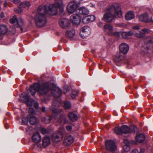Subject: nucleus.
<instances>
[{"label":"nucleus","mask_w":153,"mask_h":153,"mask_svg":"<svg viewBox=\"0 0 153 153\" xmlns=\"http://www.w3.org/2000/svg\"><path fill=\"white\" fill-rule=\"evenodd\" d=\"M5 127L7 129H8V128H9V127H8V126H5Z\"/></svg>","instance_id":"59"},{"label":"nucleus","mask_w":153,"mask_h":153,"mask_svg":"<svg viewBox=\"0 0 153 153\" xmlns=\"http://www.w3.org/2000/svg\"><path fill=\"white\" fill-rule=\"evenodd\" d=\"M121 60L120 58V56H116L114 59V61L115 62H119Z\"/></svg>","instance_id":"41"},{"label":"nucleus","mask_w":153,"mask_h":153,"mask_svg":"<svg viewBox=\"0 0 153 153\" xmlns=\"http://www.w3.org/2000/svg\"><path fill=\"white\" fill-rule=\"evenodd\" d=\"M136 143L135 142H134V143H133V144H135Z\"/></svg>","instance_id":"60"},{"label":"nucleus","mask_w":153,"mask_h":153,"mask_svg":"<svg viewBox=\"0 0 153 153\" xmlns=\"http://www.w3.org/2000/svg\"><path fill=\"white\" fill-rule=\"evenodd\" d=\"M27 119L26 118H23L22 119V124L26 125L27 124Z\"/></svg>","instance_id":"40"},{"label":"nucleus","mask_w":153,"mask_h":153,"mask_svg":"<svg viewBox=\"0 0 153 153\" xmlns=\"http://www.w3.org/2000/svg\"><path fill=\"white\" fill-rule=\"evenodd\" d=\"M15 11L16 12L19 13H21L22 12V9L20 7L15 9Z\"/></svg>","instance_id":"39"},{"label":"nucleus","mask_w":153,"mask_h":153,"mask_svg":"<svg viewBox=\"0 0 153 153\" xmlns=\"http://www.w3.org/2000/svg\"><path fill=\"white\" fill-rule=\"evenodd\" d=\"M82 22L84 24H87L89 22L87 16H85L82 19Z\"/></svg>","instance_id":"36"},{"label":"nucleus","mask_w":153,"mask_h":153,"mask_svg":"<svg viewBox=\"0 0 153 153\" xmlns=\"http://www.w3.org/2000/svg\"><path fill=\"white\" fill-rule=\"evenodd\" d=\"M71 104L70 102L66 101L64 102V107L65 109H69L71 108Z\"/></svg>","instance_id":"34"},{"label":"nucleus","mask_w":153,"mask_h":153,"mask_svg":"<svg viewBox=\"0 0 153 153\" xmlns=\"http://www.w3.org/2000/svg\"><path fill=\"white\" fill-rule=\"evenodd\" d=\"M145 139V136L142 134H138L136 136V140L138 143L142 142Z\"/></svg>","instance_id":"22"},{"label":"nucleus","mask_w":153,"mask_h":153,"mask_svg":"<svg viewBox=\"0 0 153 153\" xmlns=\"http://www.w3.org/2000/svg\"><path fill=\"white\" fill-rule=\"evenodd\" d=\"M29 112L30 113V112H31L32 113H33L35 112L33 108H30L29 110Z\"/></svg>","instance_id":"51"},{"label":"nucleus","mask_w":153,"mask_h":153,"mask_svg":"<svg viewBox=\"0 0 153 153\" xmlns=\"http://www.w3.org/2000/svg\"><path fill=\"white\" fill-rule=\"evenodd\" d=\"M42 112H46L47 110H46V108L45 107H43L42 108Z\"/></svg>","instance_id":"50"},{"label":"nucleus","mask_w":153,"mask_h":153,"mask_svg":"<svg viewBox=\"0 0 153 153\" xmlns=\"http://www.w3.org/2000/svg\"><path fill=\"white\" fill-rule=\"evenodd\" d=\"M8 31L7 27L4 25H0V34H5Z\"/></svg>","instance_id":"24"},{"label":"nucleus","mask_w":153,"mask_h":153,"mask_svg":"<svg viewBox=\"0 0 153 153\" xmlns=\"http://www.w3.org/2000/svg\"><path fill=\"white\" fill-rule=\"evenodd\" d=\"M131 153H139V152L137 149H135L132 150Z\"/></svg>","instance_id":"52"},{"label":"nucleus","mask_w":153,"mask_h":153,"mask_svg":"<svg viewBox=\"0 0 153 153\" xmlns=\"http://www.w3.org/2000/svg\"><path fill=\"white\" fill-rule=\"evenodd\" d=\"M122 35L123 37L124 38H126L128 36L127 32H123L122 33Z\"/></svg>","instance_id":"42"},{"label":"nucleus","mask_w":153,"mask_h":153,"mask_svg":"<svg viewBox=\"0 0 153 153\" xmlns=\"http://www.w3.org/2000/svg\"><path fill=\"white\" fill-rule=\"evenodd\" d=\"M1 17H2V18L4 17V14H3H3H1Z\"/></svg>","instance_id":"58"},{"label":"nucleus","mask_w":153,"mask_h":153,"mask_svg":"<svg viewBox=\"0 0 153 153\" xmlns=\"http://www.w3.org/2000/svg\"><path fill=\"white\" fill-rule=\"evenodd\" d=\"M59 23L60 26L63 28H65L69 27L70 25L69 20L65 18L60 19L59 21Z\"/></svg>","instance_id":"11"},{"label":"nucleus","mask_w":153,"mask_h":153,"mask_svg":"<svg viewBox=\"0 0 153 153\" xmlns=\"http://www.w3.org/2000/svg\"><path fill=\"white\" fill-rule=\"evenodd\" d=\"M74 140V138L71 135H68L65 139L64 144L65 145L67 146L70 145Z\"/></svg>","instance_id":"18"},{"label":"nucleus","mask_w":153,"mask_h":153,"mask_svg":"<svg viewBox=\"0 0 153 153\" xmlns=\"http://www.w3.org/2000/svg\"><path fill=\"white\" fill-rule=\"evenodd\" d=\"M48 132V131L44 128H42L41 129V132L43 134H47Z\"/></svg>","instance_id":"38"},{"label":"nucleus","mask_w":153,"mask_h":153,"mask_svg":"<svg viewBox=\"0 0 153 153\" xmlns=\"http://www.w3.org/2000/svg\"><path fill=\"white\" fill-rule=\"evenodd\" d=\"M79 6L76 1H74L70 2L67 6L68 12L71 13H73Z\"/></svg>","instance_id":"9"},{"label":"nucleus","mask_w":153,"mask_h":153,"mask_svg":"<svg viewBox=\"0 0 153 153\" xmlns=\"http://www.w3.org/2000/svg\"><path fill=\"white\" fill-rule=\"evenodd\" d=\"M62 136V132L59 131L57 134H55L53 135L52 139L54 141L58 142L61 140Z\"/></svg>","instance_id":"16"},{"label":"nucleus","mask_w":153,"mask_h":153,"mask_svg":"<svg viewBox=\"0 0 153 153\" xmlns=\"http://www.w3.org/2000/svg\"><path fill=\"white\" fill-rule=\"evenodd\" d=\"M48 100H49V98H48Z\"/></svg>","instance_id":"62"},{"label":"nucleus","mask_w":153,"mask_h":153,"mask_svg":"<svg viewBox=\"0 0 153 153\" xmlns=\"http://www.w3.org/2000/svg\"><path fill=\"white\" fill-rule=\"evenodd\" d=\"M89 11L88 9L85 7H80L77 11V16L82 18L81 15H87L89 14Z\"/></svg>","instance_id":"10"},{"label":"nucleus","mask_w":153,"mask_h":153,"mask_svg":"<svg viewBox=\"0 0 153 153\" xmlns=\"http://www.w3.org/2000/svg\"><path fill=\"white\" fill-rule=\"evenodd\" d=\"M134 15L132 11H129L125 15V19L127 20H129L134 18Z\"/></svg>","instance_id":"25"},{"label":"nucleus","mask_w":153,"mask_h":153,"mask_svg":"<svg viewBox=\"0 0 153 153\" xmlns=\"http://www.w3.org/2000/svg\"><path fill=\"white\" fill-rule=\"evenodd\" d=\"M52 112V116L55 120V121L57 125H59L62 121V116L63 114V111L61 109L51 108Z\"/></svg>","instance_id":"4"},{"label":"nucleus","mask_w":153,"mask_h":153,"mask_svg":"<svg viewBox=\"0 0 153 153\" xmlns=\"http://www.w3.org/2000/svg\"><path fill=\"white\" fill-rule=\"evenodd\" d=\"M144 48V51L146 53H149L150 51H153V38L148 37L145 42L142 48Z\"/></svg>","instance_id":"5"},{"label":"nucleus","mask_w":153,"mask_h":153,"mask_svg":"<svg viewBox=\"0 0 153 153\" xmlns=\"http://www.w3.org/2000/svg\"><path fill=\"white\" fill-rule=\"evenodd\" d=\"M92 7H94V5H92Z\"/></svg>","instance_id":"61"},{"label":"nucleus","mask_w":153,"mask_h":153,"mask_svg":"<svg viewBox=\"0 0 153 153\" xmlns=\"http://www.w3.org/2000/svg\"><path fill=\"white\" fill-rule=\"evenodd\" d=\"M105 146L106 149L108 151L113 152L115 151L117 148L115 142L111 140H108L105 143Z\"/></svg>","instance_id":"8"},{"label":"nucleus","mask_w":153,"mask_h":153,"mask_svg":"<svg viewBox=\"0 0 153 153\" xmlns=\"http://www.w3.org/2000/svg\"><path fill=\"white\" fill-rule=\"evenodd\" d=\"M139 20L140 21L144 22H153L152 18L149 19L148 14L144 13L140 15L139 16Z\"/></svg>","instance_id":"12"},{"label":"nucleus","mask_w":153,"mask_h":153,"mask_svg":"<svg viewBox=\"0 0 153 153\" xmlns=\"http://www.w3.org/2000/svg\"><path fill=\"white\" fill-rule=\"evenodd\" d=\"M50 90L51 94L54 97L58 98L61 96V89L56 86L52 88L51 84L50 82H45L41 85L39 83H35L30 87L28 91H30L33 96L35 94L36 91H37L40 95H42L47 94Z\"/></svg>","instance_id":"2"},{"label":"nucleus","mask_w":153,"mask_h":153,"mask_svg":"<svg viewBox=\"0 0 153 153\" xmlns=\"http://www.w3.org/2000/svg\"><path fill=\"white\" fill-rule=\"evenodd\" d=\"M10 22L13 24L16 23L17 25L20 26L23 24V20L21 18L19 19L16 17V16H14L13 18L11 19L10 20Z\"/></svg>","instance_id":"15"},{"label":"nucleus","mask_w":153,"mask_h":153,"mask_svg":"<svg viewBox=\"0 0 153 153\" xmlns=\"http://www.w3.org/2000/svg\"><path fill=\"white\" fill-rule=\"evenodd\" d=\"M33 102V100L32 99H31L30 97L29 99L25 100V103L27 105L29 106H32Z\"/></svg>","instance_id":"30"},{"label":"nucleus","mask_w":153,"mask_h":153,"mask_svg":"<svg viewBox=\"0 0 153 153\" xmlns=\"http://www.w3.org/2000/svg\"><path fill=\"white\" fill-rule=\"evenodd\" d=\"M122 13L120 7L117 4L111 5L105 10L103 19L106 22H112L114 17L120 18Z\"/></svg>","instance_id":"3"},{"label":"nucleus","mask_w":153,"mask_h":153,"mask_svg":"<svg viewBox=\"0 0 153 153\" xmlns=\"http://www.w3.org/2000/svg\"><path fill=\"white\" fill-rule=\"evenodd\" d=\"M20 97L21 98H24L25 100L29 99L30 97L28 94L25 92L22 93L20 95Z\"/></svg>","instance_id":"32"},{"label":"nucleus","mask_w":153,"mask_h":153,"mask_svg":"<svg viewBox=\"0 0 153 153\" xmlns=\"http://www.w3.org/2000/svg\"><path fill=\"white\" fill-rule=\"evenodd\" d=\"M123 142L125 144V145L123 146L124 150L125 151H128L130 150V147H129V142L127 139H125L123 140Z\"/></svg>","instance_id":"26"},{"label":"nucleus","mask_w":153,"mask_h":153,"mask_svg":"<svg viewBox=\"0 0 153 153\" xmlns=\"http://www.w3.org/2000/svg\"><path fill=\"white\" fill-rule=\"evenodd\" d=\"M113 34L115 36L118 37L120 36V34L119 32H114L113 33Z\"/></svg>","instance_id":"44"},{"label":"nucleus","mask_w":153,"mask_h":153,"mask_svg":"<svg viewBox=\"0 0 153 153\" xmlns=\"http://www.w3.org/2000/svg\"><path fill=\"white\" fill-rule=\"evenodd\" d=\"M23 25V24L22 25H21L20 26H19L18 25H15V27H19V29H20L21 30V31H22V32H23V28L22 27H21L22 25Z\"/></svg>","instance_id":"43"},{"label":"nucleus","mask_w":153,"mask_h":153,"mask_svg":"<svg viewBox=\"0 0 153 153\" xmlns=\"http://www.w3.org/2000/svg\"><path fill=\"white\" fill-rule=\"evenodd\" d=\"M66 129L68 131H70L72 130V127L70 126H68L66 127Z\"/></svg>","instance_id":"45"},{"label":"nucleus","mask_w":153,"mask_h":153,"mask_svg":"<svg viewBox=\"0 0 153 153\" xmlns=\"http://www.w3.org/2000/svg\"><path fill=\"white\" fill-rule=\"evenodd\" d=\"M51 143V140L50 137H48L45 136L42 140L43 145L46 147L49 145Z\"/></svg>","instance_id":"23"},{"label":"nucleus","mask_w":153,"mask_h":153,"mask_svg":"<svg viewBox=\"0 0 153 153\" xmlns=\"http://www.w3.org/2000/svg\"><path fill=\"white\" fill-rule=\"evenodd\" d=\"M34 106L36 108H39V103L37 102H35Z\"/></svg>","instance_id":"48"},{"label":"nucleus","mask_w":153,"mask_h":153,"mask_svg":"<svg viewBox=\"0 0 153 153\" xmlns=\"http://www.w3.org/2000/svg\"><path fill=\"white\" fill-rule=\"evenodd\" d=\"M70 20L74 25H78L81 22V18L77 15H72L70 17Z\"/></svg>","instance_id":"14"},{"label":"nucleus","mask_w":153,"mask_h":153,"mask_svg":"<svg viewBox=\"0 0 153 153\" xmlns=\"http://www.w3.org/2000/svg\"><path fill=\"white\" fill-rule=\"evenodd\" d=\"M91 30L90 27L87 26L82 27L80 31V35L83 38H85L89 35Z\"/></svg>","instance_id":"7"},{"label":"nucleus","mask_w":153,"mask_h":153,"mask_svg":"<svg viewBox=\"0 0 153 153\" xmlns=\"http://www.w3.org/2000/svg\"><path fill=\"white\" fill-rule=\"evenodd\" d=\"M98 25L100 27H101L102 26V22H99L98 23Z\"/></svg>","instance_id":"53"},{"label":"nucleus","mask_w":153,"mask_h":153,"mask_svg":"<svg viewBox=\"0 0 153 153\" xmlns=\"http://www.w3.org/2000/svg\"><path fill=\"white\" fill-rule=\"evenodd\" d=\"M87 16L89 22L94 21L96 18L95 16L93 15H89Z\"/></svg>","instance_id":"37"},{"label":"nucleus","mask_w":153,"mask_h":153,"mask_svg":"<svg viewBox=\"0 0 153 153\" xmlns=\"http://www.w3.org/2000/svg\"><path fill=\"white\" fill-rule=\"evenodd\" d=\"M121 129L122 133L125 134L134 133L137 130V127L134 126L130 128L127 126L123 125L121 127Z\"/></svg>","instance_id":"6"},{"label":"nucleus","mask_w":153,"mask_h":153,"mask_svg":"<svg viewBox=\"0 0 153 153\" xmlns=\"http://www.w3.org/2000/svg\"><path fill=\"white\" fill-rule=\"evenodd\" d=\"M144 149H141L140 152H139V153H143L144 152Z\"/></svg>","instance_id":"54"},{"label":"nucleus","mask_w":153,"mask_h":153,"mask_svg":"<svg viewBox=\"0 0 153 153\" xmlns=\"http://www.w3.org/2000/svg\"><path fill=\"white\" fill-rule=\"evenodd\" d=\"M24 102H25V101H24Z\"/></svg>","instance_id":"63"},{"label":"nucleus","mask_w":153,"mask_h":153,"mask_svg":"<svg viewBox=\"0 0 153 153\" xmlns=\"http://www.w3.org/2000/svg\"><path fill=\"white\" fill-rule=\"evenodd\" d=\"M4 7H6L7 6V3L6 1L4 3Z\"/></svg>","instance_id":"56"},{"label":"nucleus","mask_w":153,"mask_h":153,"mask_svg":"<svg viewBox=\"0 0 153 153\" xmlns=\"http://www.w3.org/2000/svg\"><path fill=\"white\" fill-rule=\"evenodd\" d=\"M104 30L105 32L111 31L113 29V26L111 25L107 24L104 27Z\"/></svg>","instance_id":"28"},{"label":"nucleus","mask_w":153,"mask_h":153,"mask_svg":"<svg viewBox=\"0 0 153 153\" xmlns=\"http://www.w3.org/2000/svg\"><path fill=\"white\" fill-rule=\"evenodd\" d=\"M41 137L38 132L34 133L32 137V140L34 143H39L41 140Z\"/></svg>","instance_id":"17"},{"label":"nucleus","mask_w":153,"mask_h":153,"mask_svg":"<svg viewBox=\"0 0 153 153\" xmlns=\"http://www.w3.org/2000/svg\"><path fill=\"white\" fill-rule=\"evenodd\" d=\"M68 117L70 120L72 121H75L78 119L77 115L73 112H70L68 114Z\"/></svg>","instance_id":"21"},{"label":"nucleus","mask_w":153,"mask_h":153,"mask_svg":"<svg viewBox=\"0 0 153 153\" xmlns=\"http://www.w3.org/2000/svg\"><path fill=\"white\" fill-rule=\"evenodd\" d=\"M36 146H37L38 147H39V148H40L41 146V145L40 144H37V145H36Z\"/></svg>","instance_id":"57"},{"label":"nucleus","mask_w":153,"mask_h":153,"mask_svg":"<svg viewBox=\"0 0 153 153\" xmlns=\"http://www.w3.org/2000/svg\"><path fill=\"white\" fill-rule=\"evenodd\" d=\"M10 1L13 2L14 3L16 4L19 2L20 0H10Z\"/></svg>","instance_id":"49"},{"label":"nucleus","mask_w":153,"mask_h":153,"mask_svg":"<svg viewBox=\"0 0 153 153\" xmlns=\"http://www.w3.org/2000/svg\"><path fill=\"white\" fill-rule=\"evenodd\" d=\"M51 118L52 117L49 116H46L45 117L44 121L45 123L48 124L50 122Z\"/></svg>","instance_id":"33"},{"label":"nucleus","mask_w":153,"mask_h":153,"mask_svg":"<svg viewBox=\"0 0 153 153\" xmlns=\"http://www.w3.org/2000/svg\"><path fill=\"white\" fill-rule=\"evenodd\" d=\"M120 51L123 54H126L128 51L129 47L128 45L124 43H121L119 46Z\"/></svg>","instance_id":"13"},{"label":"nucleus","mask_w":153,"mask_h":153,"mask_svg":"<svg viewBox=\"0 0 153 153\" xmlns=\"http://www.w3.org/2000/svg\"><path fill=\"white\" fill-rule=\"evenodd\" d=\"M127 33L128 36H131L134 34L133 32L132 31H129L127 32Z\"/></svg>","instance_id":"47"},{"label":"nucleus","mask_w":153,"mask_h":153,"mask_svg":"<svg viewBox=\"0 0 153 153\" xmlns=\"http://www.w3.org/2000/svg\"><path fill=\"white\" fill-rule=\"evenodd\" d=\"M140 33H137L134 34L135 36L138 38H142L145 35V33H149V30L147 29L144 28L141 30V31L140 32Z\"/></svg>","instance_id":"19"},{"label":"nucleus","mask_w":153,"mask_h":153,"mask_svg":"<svg viewBox=\"0 0 153 153\" xmlns=\"http://www.w3.org/2000/svg\"><path fill=\"white\" fill-rule=\"evenodd\" d=\"M114 132L117 134H119L122 133V131L121 129V127L119 128L116 127L114 129Z\"/></svg>","instance_id":"35"},{"label":"nucleus","mask_w":153,"mask_h":153,"mask_svg":"<svg viewBox=\"0 0 153 153\" xmlns=\"http://www.w3.org/2000/svg\"><path fill=\"white\" fill-rule=\"evenodd\" d=\"M19 5L20 6L24 8H28L31 6V4L30 2L26 1L21 3Z\"/></svg>","instance_id":"27"},{"label":"nucleus","mask_w":153,"mask_h":153,"mask_svg":"<svg viewBox=\"0 0 153 153\" xmlns=\"http://www.w3.org/2000/svg\"><path fill=\"white\" fill-rule=\"evenodd\" d=\"M78 94V92L77 91L72 90L71 94L70 96L72 99H74Z\"/></svg>","instance_id":"31"},{"label":"nucleus","mask_w":153,"mask_h":153,"mask_svg":"<svg viewBox=\"0 0 153 153\" xmlns=\"http://www.w3.org/2000/svg\"><path fill=\"white\" fill-rule=\"evenodd\" d=\"M133 28L135 30H138L140 29V27L138 25H135L133 27Z\"/></svg>","instance_id":"46"},{"label":"nucleus","mask_w":153,"mask_h":153,"mask_svg":"<svg viewBox=\"0 0 153 153\" xmlns=\"http://www.w3.org/2000/svg\"><path fill=\"white\" fill-rule=\"evenodd\" d=\"M27 120L30 124L32 125L35 124L37 121L36 118L31 115H29L27 117Z\"/></svg>","instance_id":"20"},{"label":"nucleus","mask_w":153,"mask_h":153,"mask_svg":"<svg viewBox=\"0 0 153 153\" xmlns=\"http://www.w3.org/2000/svg\"><path fill=\"white\" fill-rule=\"evenodd\" d=\"M64 6L61 0L59 2H56L50 4L49 6L46 5L40 6L37 11L38 13L35 16L34 19L36 25L38 27L45 26L47 19L45 15L47 13L51 15H56L59 8L60 12L62 15H64Z\"/></svg>","instance_id":"1"},{"label":"nucleus","mask_w":153,"mask_h":153,"mask_svg":"<svg viewBox=\"0 0 153 153\" xmlns=\"http://www.w3.org/2000/svg\"><path fill=\"white\" fill-rule=\"evenodd\" d=\"M3 35L0 34V40L2 39L3 38Z\"/></svg>","instance_id":"55"},{"label":"nucleus","mask_w":153,"mask_h":153,"mask_svg":"<svg viewBox=\"0 0 153 153\" xmlns=\"http://www.w3.org/2000/svg\"><path fill=\"white\" fill-rule=\"evenodd\" d=\"M75 31L74 30L68 31L66 33V36L70 38L73 37L75 35Z\"/></svg>","instance_id":"29"}]
</instances>
